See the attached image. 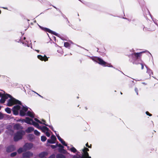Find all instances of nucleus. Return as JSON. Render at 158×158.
I'll list each match as a JSON object with an SVG mask.
<instances>
[{
  "mask_svg": "<svg viewBox=\"0 0 158 158\" xmlns=\"http://www.w3.org/2000/svg\"><path fill=\"white\" fill-rule=\"evenodd\" d=\"M23 121L28 124H32L37 128L41 130L42 132L45 133L46 135L48 137L50 136V133H52V132L49 130L48 128L44 126L42 127L40 126L38 123L35 122L33 120L28 117L26 118L25 119L23 120Z\"/></svg>",
  "mask_w": 158,
  "mask_h": 158,
  "instance_id": "nucleus-1",
  "label": "nucleus"
},
{
  "mask_svg": "<svg viewBox=\"0 0 158 158\" xmlns=\"http://www.w3.org/2000/svg\"><path fill=\"white\" fill-rule=\"evenodd\" d=\"M3 92V93L1 94L0 93V97H1V99L0 100V103H4L6 99L10 98L7 103V105L8 106H11L13 104L16 103L20 104L21 103L19 101L14 98L10 95L8 94H5V92L4 91Z\"/></svg>",
  "mask_w": 158,
  "mask_h": 158,
  "instance_id": "nucleus-2",
  "label": "nucleus"
},
{
  "mask_svg": "<svg viewBox=\"0 0 158 158\" xmlns=\"http://www.w3.org/2000/svg\"><path fill=\"white\" fill-rule=\"evenodd\" d=\"M21 103H15L12 105L15 104H18L21 106H19V105L15 106L12 109L14 114L17 115L18 114L19 112V114L21 116H24L26 114V112L27 111L28 108L26 106H23L21 105V102L19 101Z\"/></svg>",
  "mask_w": 158,
  "mask_h": 158,
  "instance_id": "nucleus-3",
  "label": "nucleus"
},
{
  "mask_svg": "<svg viewBox=\"0 0 158 158\" xmlns=\"http://www.w3.org/2000/svg\"><path fill=\"white\" fill-rule=\"evenodd\" d=\"M89 151V149L85 147L82 150L83 153L82 155L77 153L76 155H73L72 158H91V157L89 156L87 152Z\"/></svg>",
  "mask_w": 158,
  "mask_h": 158,
  "instance_id": "nucleus-4",
  "label": "nucleus"
},
{
  "mask_svg": "<svg viewBox=\"0 0 158 158\" xmlns=\"http://www.w3.org/2000/svg\"><path fill=\"white\" fill-rule=\"evenodd\" d=\"M91 59L94 61L96 62L99 64L104 67L107 66L110 67H113L110 64H109L104 61L102 59L97 57H93Z\"/></svg>",
  "mask_w": 158,
  "mask_h": 158,
  "instance_id": "nucleus-5",
  "label": "nucleus"
},
{
  "mask_svg": "<svg viewBox=\"0 0 158 158\" xmlns=\"http://www.w3.org/2000/svg\"><path fill=\"white\" fill-rule=\"evenodd\" d=\"M25 132L23 131H18L15 135L14 137V140L15 141H17L22 139L23 135L25 134Z\"/></svg>",
  "mask_w": 158,
  "mask_h": 158,
  "instance_id": "nucleus-6",
  "label": "nucleus"
},
{
  "mask_svg": "<svg viewBox=\"0 0 158 158\" xmlns=\"http://www.w3.org/2000/svg\"><path fill=\"white\" fill-rule=\"evenodd\" d=\"M34 119V120L35 121L38 122V123H40L43 124L45 125L46 126H48L50 128V129H51L53 131H54L55 132V133H56V131L54 130L53 128V127L52 126H48V125H47V124H46V122H45V120H44V119H42V122H41L40 120L39 119H37L36 118H35Z\"/></svg>",
  "mask_w": 158,
  "mask_h": 158,
  "instance_id": "nucleus-7",
  "label": "nucleus"
},
{
  "mask_svg": "<svg viewBox=\"0 0 158 158\" xmlns=\"http://www.w3.org/2000/svg\"><path fill=\"white\" fill-rule=\"evenodd\" d=\"M33 154L30 152H24L23 154V158H30L32 156Z\"/></svg>",
  "mask_w": 158,
  "mask_h": 158,
  "instance_id": "nucleus-8",
  "label": "nucleus"
},
{
  "mask_svg": "<svg viewBox=\"0 0 158 158\" xmlns=\"http://www.w3.org/2000/svg\"><path fill=\"white\" fill-rule=\"evenodd\" d=\"M39 27L41 29H42L43 30H44L48 32L49 33H51V34H54L56 35H57V34L56 33V32L53 31L49 29H48L46 28L43 27L40 25H39Z\"/></svg>",
  "mask_w": 158,
  "mask_h": 158,
  "instance_id": "nucleus-9",
  "label": "nucleus"
},
{
  "mask_svg": "<svg viewBox=\"0 0 158 158\" xmlns=\"http://www.w3.org/2000/svg\"><path fill=\"white\" fill-rule=\"evenodd\" d=\"M32 147L33 145L31 143H27L24 145V148L26 150L30 149L32 148Z\"/></svg>",
  "mask_w": 158,
  "mask_h": 158,
  "instance_id": "nucleus-10",
  "label": "nucleus"
},
{
  "mask_svg": "<svg viewBox=\"0 0 158 158\" xmlns=\"http://www.w3.org/2000/svg\"><path fill=\"white\" fill-rule=\"evenodd\" d=\"M15 149V147L14 145H11L7 147L6 151L7 152H10L14 151Z\"/></svg>",
  "mask_w": 158,
  "mask_h": 158,
  "instance_id": "nucleus-11",
  "label": "nucleus"
},
{
  "mask_svg": "<svg viewBox=\"0 0 158 158\" xmlns=\"http://www.w3.org/2000/svg\"><path fill=\"white\" fill-rule=\"evenodd\" d=\"M37 57L39 59L42 61L44 60L46 61L48 60V58L45 55L42 56L41 55H39Z\"/></svg>",
  "mask_w": 158,
  "mask_h": 158,
  "instance_id": "nucleus-12",
  "label": "nucleus"
},
{
  "mask_svg": "<svg viewBox=\"0 0 158 158\" xmlns=\"http://www.w3.org/2000/svg\"><path fill=\"white\" fill-rule=\"evenodd\" d=\"M144 52H142L138 53H134L132 54V55H134L136 60L138 59V57H141L142 53Z\"/></svg>",
  "mask_w": 158,
  "mask_h": 158,
  "instance_id": "nucleus-13",
  "label": "nucleus"
},
{
  "mask_svg": "<svg viewBox=\"0 0 158 158\" xmlns=\"http://www.w3.org/2000/svg\"><path fill=\"white\" fill-rule=\"evenodd\" d=\"M48 154V153L47 152H43L40 153L39 154V157L43 158L47 156Z\"/></svg>",
  "mask_w": 158,
  "mask_h": 158,
  "instance_id": "nucleus-14",
  "label": "nucleus"
},
{
  "mask_svg": "<svg viewBox=\"0 0 158 158\" xmlns=\"http://www.w3.org/2000/svg\"><path fill=\"white\" fill-rule=\"evenodd\" d=\"M56 135L57 137L59 140L61 142V143L64 146H67V144L59 136L58 134H57L56 133Z\"/></svg>",
  "mask_w": 158,
  "mask_h": 158,
  "instance_id": "nucleus-15",
  "label": "nucleus"
},
{
  "mask_svg": "<svg viewBox=\"0 0 158 158\" xmlns=\"http://www.w3.org/2000/svg\"><path fill=\"white\" fill-rule=\"evenodd\" d=\"M21 42L23 44H24L25 46H27L28 47H31V48H32V44L31 42V41L29 40L28 41H26V42H24L23 41H21Z\"/></svg>",
  "mask_w": 158,
  "mask_h": 158,
  "instance_id": "nucleus-16",
  "label": "nucleus"
},
{
  "mask_svg": "<svg viewBox=\"0 0 158 158\" xmlns=\"http://www.w3.org/2000/svg\"><path fill=\"white\" fill-rule=\"evenodd\" d=\"M14 127V129L16 130L22 129L23 128L19 124H16L15 125Z\"/></svg>",
  "mask_w": 158,
  "mask_h": 158,
  "instance_id": "nucleus-17",
  "label": "nucleus"
},
{
  "mask_svg": "<svg viewBox=\"0 0 158 158\" xmlns=\"http://www.w3.org/2000/svg\"><path fill=\"white\" fill-rule=\"evenodd\" d=\"M145 66L147 69V73L149 74L150 76L151 75H153V73L152 72V70L148 68V67L146 65H145Z\"/></svg>",
  "mask_w": 158,
  "mask_h": 158,
  "instance_id": "nucleus-18",
  "label": "nucleus"
},
{
  "mask_svg": "<svg viewBox=\"0 0 158 158\" xmlns=\"http://www.w3.org/2000/svg\"><path fill=\"white\" fill-rule=\"evenodd\" d=\"M34 130V128L30 127H28L26 130V132L27 133H29L31 132Z\"/></svg>",
  "mask_w": 158,
  "mask_h": 158,
  "instance_id": "nucleus-19",
  "label": "nucleus"
},
{
  "mask_svg": "<svg viewBox=\"0 0 158 158\" xmlns=\"http://www.w3.org/2000/svg\"><path fill=\"white\" fill-rule=\"evenodd\" d=\"M27 138L30 141H31L35 139V136L34 135L30 134L28 135Z\"/></svg>",
  "mask_w": 158,
  "mask_h": 158,
  "instance_id": "nucleus-20",
  "label": "nucleus"
},
{
  "mask_svg": "<svg viewBox=\"0 0 158 158\" xmlns=\"http://www.w3.org/2000/svg\"><path fill=\"white\" fill-rule=\"evenodd\" d=\"M27 115L29 116L30 117L32 118L34 117V114L33 113L31 112H30L29 111H27Z\"/></svg>",
  "mask_w": 158,
  "mask_h": 158,
  "instance_id": "nucleus-21",
  "label": "nucleus"
},
{
  "mask_svg": "<svg viewBox=\"0 0 158 158\" xmlns=\"http://www.w3.org/2000/svg\"><path fill=\"white\" fill-rule=\"evenodd\" d=\"M25 151H26V150H25V149L23 147V148H19L18 149L17 152L19 153H22V152Z\"/></svg>",
  "mask_w": 158,
  "mask_h": 158,
  "instance_id": "nucleus-22",
  "label": "nucleus"
},
{
  "mask_svg": "<svg viewBox=\"0 0 158 158\" xmlns=\"http://www.w3.org/2000/svg\"><path fill=\"white\" fill-rule=\"evenodd\" d=\"M132 62V63L133 64H140L141 65V69H143L144 66H143V64L142 63H138L137 62H136V60L135 61H133Z\"/></svg>",
  "mask_w": 158,
  "mask_h": 158,
  "instance_id": "nucleus-23",
  "label": "nucleus"
},
{
  "mask_svg": "<svg viewBox=\"0 0 158 158\" xmlns=\"http://www.w3.org/2000/svg\"><path fill=\"white\" fill-rule=\"evenodd\" d=\"M56 158H66V157L64 155L59 154L56 155Z\"/></svg>",
  "mask_w": 158,
  "mask_h": 158,
  "instance_id": "nucleus-24",
  "label": "nucleus"
},
{
  "mask_svg": "<svg viewBox=\"0 0 158 158\" xmlns=\"http://www.w3.org/2000/svg\"><path fill=\"white\" fill-rule=\"evenodd\" d=\"M71 146L72 147L71 148V149H70V151L71 152H72L73 153H75L76 152H77V150L75 148L73 147L72 145H71Z\"/></svg>",
  "mask_w": 158,
  "mask_h": 158,
  "instance_id": "nucleus-25",
  "label": "nucleus"
},
{
  "mask_svg": "<svg viewBox=\"0 0 158 158\" xmlns=\"http://www.w3.org/2000/svg\"><path fill=\"white\" fill-rule=\"evenodd\" d=\"M5 111L8 114H10L11 112L10 109L8 107H7L5 109Z\"/></svg>",
  "mask_w": 158,
  "mask_h": 158,
  "instance_id": "nucleus-26",
  "label": "nucleus"
},
{
  "mask_svg": "<svg viewBox=\"0 0 158 158\" xmlns=\"http://www.w3.org/2000/svg\"><path fill=\"white\" fill-rule=\"evenodd\" d=\"M34 134L37 136H39L40 135V133L37 130L34 131Z\"/></svg>",
  "mask_w": 158,
  "mask_h": 158,
  "instance_id": "nucleus-27",
  "label": "nucleus"
},
{
  "mask_svg": "<svg viewBox=\"0 0 158 158\" xmlns=\"http://www.w3.org/2000/svg\"><path fill=\"white\" fill-rule=\"evenodd\" d=\"M56 145L57 147L58 146L59 147V148H61V150H63L64 152H66V151L64 149V147L63 146H62L61 144H56Z\"/></svg>",
  "mask_w": 158,
  "mask_h": 158,
  "instance_id": "nucleus-28",
  "label": "nucleus"
},
{
  "mask_svg": "<svg viewBox=\"0 0 158 158\" xmlns=\"http://www.w3.org/2000/svg\"><path fill=\"white\" fill-rule=\"evenodd\" d=\"M47 139L46 137L44 136H42L41 137V140L42 141H45Z\"/></svg>",
  "mask_w": 158,
  "mask_h": 158,
  "instance_id": "nucleus-29",
  "label": "nucleus"
},
{
  "mask_svg": "<svg viewBox=\"0 0 158 158\" xmlns=\"http://www.w3.org/2000/svg\"><path fill=\"white\" fill-rule=\"evenodd\" d=\"M51 139L54 141L55 142V140H56V138L55 136L53 135H52L51 136Z\"/></svg>",
  "mask_w": 158,
  "mask_h": 158,
  "instance_id": "nucleus-30",
  "label": "nucleus"
},
{
  "mask_svg": "<svg viewBox=\"0 0 158 158\" xmlns=\"http://www.w3.org/2000/svg\"><path fill=\"white\" fill-rule=\"evenodd\" d=\"M58 151L60 152L63 153H66L67 152H64L63 150H61V148H59L58 149Z\"/></svg>",
  "mask_w": 158,
  "mask_h": 158,
  "instance_id": "nucleus-31",
  "label": "nucleus"
},
{
  "mask_svg": "<svg viewBox=\"0 0 158 158\" xmlns=\"http://www.w3.org/2000/svg\"><path fill=\"white\" fill-rule=\"evenodd\" d=\"M64 45L65 47H68L70 46V44L68 42H65L64 43Z\"/></svg>",
  "mask_w": 158,
  "mask_h": 158,
  "instance_id": "nucleus-32",
  "label": "nucleus"
},
{
  "mask_svg": "<svg viewBox=\"0 0 158 158\" xmlns=\"http://www.w3.org/2000/svg\"><path fill=\"white\" fill-rule=\"evenodd\" d=\"M47 142L48 143H55V142L52 140L51 139H48L47 140Z\"/></svg>",
  "mask_w": 158,
  "mask_h": 158,
  "instance_id": "nucleus-33",
  "label": "nucleus"
},
{
  "mask_svg": "<svg viewBox=\"0 0 158 158\" xmlns=\"http://www.w3.org/2000/svg\"><path fill=\"white\" fill-rule=\"evenodd\" d=\"M17 154V153L16 152H13L10 154V156L11 157L15 156Z\"/></svg>",
  "mask_w": 158,
  "mask_h": 158,
  "instance_id": "nucleus-34",
  "label": "nucleus"
},
{
  "mask_svg": "<svg viewBox=\"0 0 158 158\" xmlns=\"http://www.w3.org/2000/svg\"><path fill=\"white\" fill-rule=\"evenodd\" d=\"M51 147L53 148V149H54L55 148H56L57 147V145H51Z\"/></svg>",
  "mask_w": 158,
  "mask_h": 158,
  "instance_id": "nucleus-35",
  "label": "nucleus"
},
{
  "mask_svg": "<svg viewBox=\"0 0 158 158\" xmlns=\"http://www.w3.org/2000/svg\"><path fill=\"white\" fill-rule=\"evenodd\" d=\"M3 117L2 114L0 112V119H1L3 118Z\"/></svg>",
  "mask_w": 158,
  "mask_h": 158,
  "instance_id": "nucleus-36",
  "label": "nucleus"
},
{
  "mask_svg": "<svg viewBox=\"0 0 158 158\" xmlns=\"http://www.w3.org/2000/svg\"><path fill=\"white\" fill-rule=\"evenodd\" d=\"M135 91L137 95H138V90L137 88H135Z\"/></svg>",
  "mask_w": 158,
  "mask_h": 158,
  "instance_id": "nucleus-37",
  "label": "nucleus"
},
{
  "mask_svg": "<svg viewBox=\"0 0 158 158\" xmlns=\"http://www.w3.org/2000/svg\"><path fill=\"white\" fill-rule=\"evenodd\" d=\"M146 113V114L147 115H148L149 116H151L152 115V114L149 113L148 111H147Z\"/></svg>",
  "mask_w": 158,
  "mask_h": 158,
  "instance_id": "nucleus-38",
  "label": "nucleus"
},
{
  "mask_svg": "<svg viewBox=\"0 0 158 158\" xmlns=\"http://www.w3.org/2000/svg\"><path fill=\"white\" fill-rule=\"evenodd\" d=\"M66 146L67 147L68 149V150H70V151L71 148H70L69 146H68L67 145Z\"/></svg>",
  "mask_w": 158,
  "mask_h": 158,
  "instance_id": "nucleus-39",
  "label": "nucleus"
},
{
  "mask_svg": "<svg viewBox=\"0 0 158 158\" xmlns=\"http://www.w3.org/2000/svg\"><path fill=\"white\" fill-rule=\"evenodd\" d=\"M85 145H86V147H88V148H90V146H89L88 145V143H87L85 144Z\"/></svg>",
  "mask_w": 158,
  "mask_h": 158,
  "instance_id": "nucleus-40",
  "label": "nucleus"
},
{
  "mask_svg": "<svg viewBox=\"0 0 158 158\" xmlns=\"http://www.w3.org/2000/svg\"><path fill=\"white\" fill-rule=\"evenodd\" d=\"M10 131H11L9 130H8V131H6V133H7V134H8V132H10Z\"/></svg>",
  "mask_w": 158,
  "mask_h": 158,
  "instance_id": "nucleus-41",
  "label": "nucleus"
},
{
  "mask_svg": "<svg viewBox=\"0 0 158 158\" xmlns=\"http://www.w3.org/2000/svg\"><path fill=\"white\" fill-rule=\"evenodd\" d=\"M32 91L35 93L37 95H38V96H39V94H38V93H36V92H35V91H33V90H32Z\"/></svg>",
  "mask_w": 158,
  "mask_h": 158,
  "instance_id": "nucleus-42",
  "label": "nucleus"
},
{
  "mask_svg": "<svg viewBox=\"0 0 158 158\" xmlns=\"http://www.w3.org/2000/svg\"><path fill=\"white\" fill-rule=\"evenodd\" d=\"M32 91L35 93L37 95H38V96H39V94H38V93H36V92H35V91H33V90H32Z\"/></svg>",
  "mask_w": 158,
  "mask_h": 158,
  "instance_id": "nucleus-43",
  "label": "nucleus"
},
{
  "mask_svg": "<svg viewBox=\"0 0 158 158\" xmlns=\"http://www.w3.org/2000/svg\"><path fill=\"white\" fill-rule=\"evenodd\" d=\"M32 91L35 93L37 95H38V96H39V94H38V93H36V92H35V91H33V90H32Z\"/></svg>",
  "mask_w": 158,
  "mask_h": 158,
  "instance_id": "nucleus-44",
  "label": "nucleus"
},
{
  "mask_svg": "<svg viewBox=\"0 0 158 158\" xmlns=\"http://www.w3.org/2000/svg\"><path fill=\"white\" fill-rule=\"evenodd\" d=\"M35 51H36V52H39V50H35Z\"/></svg>",
  "mask_w": 158,
  "mask_h": 158,
  "instance_id": "nucleus-45",
  "label": "nucleus"
},
{
  "mask_svg": "<svg viewBox=\"0 0 158 158\" xmlns=\"http://www.w3.org/2000/svg\"><path fill=\"white\" fill-rule=\"evenodd\" d=\"M142 84H144V85H146L147 84L145 83V82H143L142 83Z\"/></svg>",
  "mask_w": 158,
  "mask_h": 158,
  "instance_id": "nucleus-46",
  "label": "nucleus"
},
{
  "mask_svg": "<svg viewBox=\"0 0 158 158\" xmlns=\"http://www.w3.org/2000/svg\"><path fill=\"white\" fill-rule=\"evenodd\" d=\"M40 97L42 98H43V96H41V95H40Z\"/></svg>",
  "mask_w": 158,
  "mask_h": 158,
  "instance_id": "nucleus-47",
  "label": "nucleus"
},
{
  "mask_svg": "<svg viewBox=\"0 0 158 158\" xmlns=\"http://www.w3.org/2000/svg\"><path fill=\"white\" fill-rule=\"evenodd\" d=\"M40 97L42 98H43V96H41V95H40Z\"/></svg>",
  "mask_w": 158,
  "mask_h": 158,
  "instance_id": "nucleus-48",
  "label": "nucleus"
},
{
  "mask_svg": "<svg viewBox=\"0 0 158 158\" xmlns=\"http://www.w3.org/2000/svg\"><path fill=\"white\" fill-rule=\"evenodd\" d=\"M53 6L55 8H56V9H57L54 6Z\"/></svg>",
  "mask_w": 158,
  "mask_h": 158,
  "instance_id": "nucleus-49",
  "label": "nucleus"
},
{
  "mask_svg": "<svg viewBox=\"0 0 158 158\" xmlns=\"http://www.w3.org/2000/svg\"><path fill=\"white\" fill-rule=\"evenodd\" d=\"M3 8L5 9H7L6 8L4 7Z\"/></svg>",
  "mask_w": 158,
  "mask_h": 158,
  "instance_id": "nucleus-50",
  "label": "nucleus"
},
{
  "mask_svg": "<svg viewBox=\"0 0 158 158\" xmlns=\"http://www.w3.org/2000/svg\"><path fill=\"white\" fill-rule=\"evenodd\" d=\"M1 133V131L0 130V134Z\"/></svg>",
  "mask_w": 158,
  "mask_h": 158,
  "instance_id": "nucleus-51",
  "label": "nucleus"
},
{
  "mask_svg": "<svg viewBox=\"0 0 158 158\" xmlns=\"http://www.w3.org/2000/svg\"><path fill=\"white\" fill-rule=\"evenodd\" d=\"M26 38L25 37H24V40H25V39Z\"/></svg>",
  "mask_w": 158,
  "mask_h": 158,
  "instance_id": "nucleus-52",
  "label": "nucleus"
},
{
  "mask_svg": "<svg viewBox=\"0 0 158 158\" xmlns=\"http://www.w3.org/2000/svg\"><path fill=\"white\" fill-rule=\"evenodd\" d=\"M120 94H122V93L121 92Z\"/></svg>",
  "mask_w": 158,
  "mask_h": 158,
  "instance_id": "nucleus-53",
  "label": "nucleus"
},
{
  "mask_svg": "<svg viewBox=\"0 0 158 158\" xmlns=\"http://www.w3.org/2000/svg\"><path fill=\"white\" fill-rule=\"evenodd\" d=\"M1 10H0V14H1Z\"/></svg>",
  "mask_w": 158,
  "mask_h": 158,
  "instance_id": "nucleus-54",
  "label": "nucleus"
},
{
  "mask_svg": "<svg viewBox=\"0 0 158 158\" xmlns=\"http://www.w3.org/2000/svg\"><path fill=\"white\" fill-rule=\"evenodd\" d=\"M39 96L40 97V94H39Z\"/></svg>",
  "mask_w": 158,
  "mask_h": 158,
  "instance_id": "nucleus-55",
  "label": "nucleus"
},
{
  "mask_svg": "<svg viewBox=\"0 0 158 158\" xmlns=\"http://www.w3.org/2000/svg\"><path fill=\"white\" fill-rule=\"evenodd\" d=\"M154 23H155L156 24H157L155 23V22H154Z\"/></svg>",
  "mask_w": 158,
  "mask_h": 158,
  "instance_id": "nucleus-56",
  "label": "nucleus"
}]
</instances>
